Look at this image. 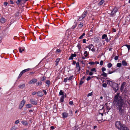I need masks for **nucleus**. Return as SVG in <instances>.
I'll list each match as a JSON object with an SVG mask.
<instances>
[{
	"label": "nucleus",
	"instance_id": "f257e3e1",
	"mask_svg": "<svg viewBox=\"0 0 130 130\" xmlns=\"http://www.w3.org/2000/svg\"><path fill=\"white\" fill-rule=\"evenodd\" d=\"M119 94V93H117L114 97L113 103L117 104V109L119 110L120 114L124 116L126 114L125 109L124 106L123 99Z\"/></svg>",
	"mask_w": 130,
	"mask_h": 130
},
{
	"label": "nucleus",
	"instance_id": "f03ea898",
	"mask_svg": "<svg viewBox=\"0 0 130 130\" xmlns=\"http://www.w3.org/2000/svg\"><path fill=\"white\" fill-rule=\"evenodd\" d=\"M109 84L112 86L113 90L115 92H116L118 90L119 88L118 84L116 83H113L112 81H110L108 82Z\"/></svg>",
	"mask_w": 130,
	"mask_h": 130
},
{
	"label": "nucleus",
	"instance_id": "7ed1b4c3",
	"mask_svg": "<svg viewBox=\"0 0 130 130\" xmlns=\"http://www.w3.org/2000/svg\"><path fill=\"white\" fill-rule=\"evenodd\" d=\"M115 125L117 128L120 130H123L125 127L120 122L118 121H117L116 122Z\"/></svg>",
	"mask_w": 130,
	"mask_h": 130
},
{
	"label": "nucleus",
	"instance_id": "20e7f679",
	"mask_svg": "<svg viewBox=\"0 0 130 130\" xmlns=\"http://www.w3.org/2000/svg\"><path fill=\"white\" fill-rule=\"evenodd\" d=\"M103 113L99 112L97 116V119L98 121L100 122L102 119Z\"/></svg>",
	"mask_w": 130,
	"mask_h": 130
},
{
	"label": "nucleus",
	"instance_id": "39448f33",
	"mask_svg": "<svg viewBox=\"0 0 130 130\" xmlns=\"http://www.w3.org/2000/svg\"><path fill=\"white\" fill-rule=\"evenodd\" d=\"M89 12H90L89 9L88 8H87V9H86V10H85L81 16L83 18H84L87 14L89 13Z\"/></svg>",
	"mask_w": 130,
	"mask_h": 130
},
{
	"label": "nucleus",
	"instance_id": "423d86ee",
	"mask_svg": "<svg viewBox=\"0 0 130 130\" xmlns=\"http://www.w3.org/2000/svg\"><path fill=\"white\" fill-rule=\"evenodd\" d=\"M25 101L24 100H22L21 101V102L19 105V109H21L22 108L23 106H24V105L25 104Z\"/></svg>",
	"mask_w": 130,
	"mask_h": 130
},
{
	"label": "nucleus",
	"instance_id": "0eeeda50",
	"mask_svg": "<svg viewBox=\"0 0 130 130\" xmlns=\"http://www.w3.org/2000/svg\"><path fill=\"white\" fill-rule=\"evenodd\" d=\"M117 9L116 8H114L113 10L111 11L110 15L112 16H113L115 15L116 13L117 12Z\"/></svg>",
	"mask_w": 130,
	"mask_h": 130
},
{
	"label": "nucleus",
	"instance_id": "6e6552de",
	"mask_svg": "<svg viewBox=\"0 0 130 130\" xmlns=\"http://www.w3.org/2000/svg\"><path fill=\"white\" fill-rule=\"evenodd\" d=\"M94 47L93 45L92 44H91L87 46L86 47L89 48L90 50L91 49V50L92 51L94 52L95 51V49L93 48Z\"/></svg>",
	"mask_w": 130,
	"mask_h": 130
},
{
	"label": "nucleus",
	"instance_id": "1a4fd4ad",
	"mask_svg": "<svg viewBox=\"0 0 130 130\" xmlns=\"http://www.w3.org/2000/svg\"><path fill=\"white\" fill-rule=\"evenodd\" d=\"M37 81V80L36 79H33L29 82V84H34Z\"/></svg>",
	"mask_w": 130,
	"mask_h": 130
},
{
	"label": "nucleus",
	"instance_id": "9d476101",
	"mask_svg": "<svg viewBox=\"0 0 130 130\" xmlns=\"http://www.w3.org/2000/svg\"><path fill=\"white\" fill-rule=\"evenodd\" d=\"M30 102L32 104L34 105H36L37 103L36 100L32 99L30 100Z\"/></svg>",
	"mask_w": 130,
	"mask_h": 130
},
{
	"label": "nucleus",
	"instance_id": "9b49d317",
	"mask_svg": "<svg viewBox=\"0 0 130 130\" xmlns=\"http://www.w3.org/2000/svg\"><path fill=\"white\" fill-rule=\"evenodd\" d=\"M19 49V52L21 53H22L23 52L25 51V49L24 47L22 48L21 47H20Z\"/></svg>",
	"mask_w": 130,
	"mask_h": 130
},
{
	"label": "nucleus",
	"instance_id": "f8f14e48",
	"mask_svg": "<svg viewBox=\"0 0 130 130\" xmlns=\"http://www.w3.org/2000/svg\"><path fill=\"white\" fill-rule=\"evenodd\" d=\"M99 62L98 61H95V62H89L88 64L91 65H95L96 64H98Z\"/></svg>",
	"mask_w": 130,
	"mask_h": 130
},
{
	"label": "nucleus",
	"instance_id": "ddd939ff",
	"mask_svg": "<svg viewBox=\"0 0 130 130\" xmlns=\"http://www.w3.org/2000/svg\"><path fill=\"white\" fill-rule=\"evenodd\" d=\"M62 116L63 118H66L68 116V113L66 112H64L62 113Z\"/></svg>",
	"mask_w": 130,
	"mask_h": 130
},
{
	"label": "nucleus",
	"instance_id": "4468645a",
	"mask_svg": "<svg viewBox=\"0 0 130 130\" xmlns=\"http://www.w3.org/2000/svg\"><path fill=\"white\" fill-rule=\"evenodd\" d=\"M80 70V66H76L75 71L77 72H79Z\"/></svg>",
	"mask_w": 130,
	"mask_h": 130
},
{
	"label": "nucleus",
	"instance_id": "2eb2a0df",
	"mask_svg": "<svg viewBox=\"0 0 130 130\" xmlns=\"http://www.w3.org/2000/svg\"><path fill=\"white\" fill-rule=\"evenodd\" d=\"M126 84V83L125 82H124L122 83V85L121 87V90L122 91L123 90L124 87V86Z\"/></svg>",
	"mask_w": 130,
	"mask_h": 130
},
{
	"label": "nucleus",
	"instance_id": "dca6fc26",
	"mask_svg": "<svg viewBox=\"0 0 130 130\" xmlns=\"http://www.w3.org/2000/svg\"><path fill=\"white\" fill-rule=\"evenodd\" d=\"M25 86V85L24 84H21L18 87L22 89Z\"/></svg>",
	"mask_w": 130,
	"mask_h": 130
},
{
	"label": "nucleus",
	"instance_id": "f3484780",
	"mask_svg": "<svg viewBox=\"0 0 130 130\" xmlns=\"http://www.w3.org/2000/svg\"><path fill=\"white\" fill-rule=\"evenodd\" d=\"M1 22L2 23H4L5 22V19L3 18H2L0 20Z\"/></svg>",
	"mask_w": 130,
	"mask_h": 130
},
{
	"label": "nucleus",
	"instance_id": "a211bd4d",
	"mask_svg": "<svg viewBox=\"0 0 130 130\" xmlns=\"http://www.w3.org/2000/svg\"><path fill=\"white\" fill-rule=\"evenodd\" d=\"M30 69L28 68L25 70H24L22 71L21 72L23 74V73H25L26 72H27Z\"/></svg>",
	"mask_w": 130,
	"mask_h": 130
},
{
	"label": "nucleus",
	"instance_id": "6ab92c4d",
	"mask_svg": "<svg viewBox=\"0 0 130 130\" xmlns=\"http://www.w3.org/2000/svg\"><path fill=\"white\" fill-rule=\"evenodd\" d=\"M83 23L80 22V23L79 24L78 27L79 28H81L83 27Z\"/></svg>",
	"mask_w": 130,
	"mask_h": 130
},
{
	"label": "nucleus",
	"instance_id": "aec40b11",
	"mask_svg": "<svg viewBox=\"0 0 130 130\" xmlns=\"http://www.w3.org/2000/svg\"><path fill=\"white\" fill-rule=\"evenodd\" d=\"M21 123L25 125H27L28 124V123L27 121H22L21 122Z\"/></svg>",
	"mask_w": 130,
	"mask_h": 130
},
{
	"label": "nucleus",
	"instance_id": "412c9836",
	"mask_svg": "<svg viewBox=\"0 0 130 130\" xmlns=\"http://www.w3.org/2000/svg\"><path fill=\"white\" fill-rule=\"evenodd\" d=\"M37 94L39 96L41 97L43 95V94L42 92H37Z\"/></svg>",
	"mask_w": 130,
	"mask_h": 130
},
{
	"label": "nucleus",
	"instance_id": "4be33fe9",
	"mask_svg": "<svg viewBox=\"0 0 130 130\" xmlns=\"http://www.w3.org/2000/svg\"><path fill=\"white\" fill-rule=\"evenodd\" d=\"M64 96H62L60 98V102H63L64 101Z\"/></svg>",
	"mask_w": 130,
	"mask_h": 130
},
{
	"label": "nucleus",
	"instance_id": "5701e85b",
	"mask_svg": "<svg viewBox=\"0 0 130 130\" xmlns=\"http://www.w3.org/2000/svg\"><path fill=\"white\" fill-rule=\"evenodd\" d=\"M122 65H127V63L125 60H123L122 62Z\"/></svg>",
	"mask_w": 130,
	"mask_h": 130
},
{
	"label": "nucleus",
	"instance_id": "b1692460",
	"mask_svg": "<svg viewBox=\"0 0 130 130\" xmlns=\"http://www.w3.org/2000/svg\"><path fill=\"white\" fill-rule=\"evenodd\" d=\"M85 33H83L82 35L79 37V39H82L83 38V37L85 35Z\"/></svg>",
	"mask_w": 130,
	"mask_h": 130
},
{
	"label": "nucleus",
	"instance_id": "393cba45",
	"mask_svg": "<svg viewBox=\"0 0 130 130\" xmlns=\"http://www.w3.org/2000/svg\"><path fill=\"white\" fill-rule=\"evenodd\" d=\"M32 106V105L30 104H28L26 105V107L27 108H30Z\"/></svg>",
	"mask_w": 130,
	"mask_h": 130
},
{
	"label": "nucleus",
	"instance_id": "a878e982",
	"mask_svg": "<svg viewBox=\"0 0 130 130\" xmlns=\"http://www.w3.org/2000/svg\"><path fill=\"white\" fill-rule=\"evenodd\" d=\"M107 37V36L106 34L103 35L102 36V39H105Z\"/></svg>",
	"mask_w": 130,
	"mask_h": 130
},
{
	"label": "nucleus",
	"instance_id": "bb28decb",
	"mask_svg": "<svg viewBox=\"0 0 130 130\" xmlns=\"http://www.w3.org/2000/svg\"><path fill=\"white\" fill-rule=\"evenodd\" d=\"M104 2L103 0H101L99 3V5H102L103 3Z\"/></svg>",
	"mask_w": 130,
	"mask_h": 130
},
{
	"label": "nucleus",
	"instance_id": "cd10ccee",
	"mask_svg": "<svg viewBox=\"0 0 130 130\" xmlns=\"http://www.w3.org/2000/svg\"><path fill=\"white\" fill-rule=\"evenodd\" d=\"M59 95H62V96H64L63 94V92L62 91V90H60L59 93Z\"/></svg>",
	"mask_w": 130,
	"mask_h": 130
},
{
	"label": "nucleus",
	"instance_id": "c85d7f7f",
	"mask_svg": "<svg viewBox=\"0 0 130 130\" xmlns=\"http://www.w3.org/2000/svg\"><path fill=\"white\" fill-rule=\"evenodd\" d=\"M124 99L125 101H127L128 100V96L127 95H126L125 96Z\"/></svg>",
	"mask_w": 130,
	"mask_h": 130
},
{
	"label": "nucleus",
	"instance_id": "c756f323",
	"mask_svg": "<svg viewBox=\"0 0 130 130\" xmlns=\"http://www.w3.org/2000/svg\"><path fill=\"white\" fill-rule=\"evenodd\" d=\"M84 55L85 56V57H86L87 56H88V53H87V51H85V52L84 53Z\"/></svg>",
	"mask_w": 130,
	"mask_h": 130
},
{
	"label": "nucleus",
	"instance_id": "7c9ffc66",
	"mask_svg": "<svg viewBox=\"0 0 130 130\" xmlns=\"http://www.w3.org/2000/svg\"><path fill=\"white\" fill-rule=\"evenodd\" d=\"M77 46L78 47L79 50H80L81 48V46L80 44L79 43H78L77 44Z\"/></svg>",
	"mask_w": 130,
	"mask_h": 130
},
{
	"label": "nucleus",
	"instance_id": "2f4dec72",
	"mask_svg": "<svg viewBox=\"0 0 130 130\" xmlns=\"http://www.w3.org/2000/svg\"><path fill=\"white\" fill-rule=\"evenodd\" d=\"M46 83L47 85L48 86V87L49 86V85L50 84V82L48 80H47L46 82Z\"/></svg>",
	"mask_w": 130,
	"mask_h": 130
},
{
	"label": "nucleus",
	"instance_id": "473e14b6",
	"mask_svg": "<svg viewBox=\"0 0 130 130\" xmlns=\"http://www.w3.org/2000/svg\"><path fill=\"white\" fill-rule=\"evenodd\" d=\"M102 86L104 87H106L107 86V84L106 83H104L102 84Z\"/></svg>",
	"mask_w": 130,
	"mask_h": 130
},
{
	"label": "nucleus",
	"instance_id": "72a5a7b5",
	"mask_svg": "<svg viewBox=\"0 0 130 130\" xmlns=\"http://www.w3.org/2000/svg\"><path fill=\"white\" fill-rule=\"evenodd\" d=\"M91 72H96V70L95 69V68H93L91 69Z\"/></svg>",
	"mask_w": 130,
	"mask_h": 130
},
{
	"label": "nucleus",
	"instance_id": "f704fd0d",
	"mask_svg": "<svg viewBox=\"0 0 130 130\" xmlns=\"http://www.w3.org/2000/svg\"><path fill=\"white\" fill-rule=\"evenodd\" d=\"M102 75L103 76L106 77L107 75V74L103 72L102 74Z\"/></svg>",
	"mask_w": 130,
	"mask_h": 130
},
{
	"label": "nucleus",
	"instance_id": "c9c22d12",
	"mask_svg": "<svg viewBox=\"0 0 130 130\" xmlns=\"http://www.w3.org/2000/svg\"><path fill=\"white\" fill-rule=\"evenodd\" d=\"M60 59H56L55 62H56V65H57L58 64V62L59 61Z\"/></svg>",
	"mask_w": 130,
	"mask_h": 130
},
{
	"label": "nucleus",
	"instance_id": "e433bc0d",
	"mask_svg": "<svg viewBox=\"0 0 130 130\" xmlns=\"http://www.w3.org/2000/svg\"><path fill=\"white\" fill-rule=\"evenodd\" d=\"M125 46L127 47L128 49V50L130 49V45H129L126 44L125 45Z\"/></svg>",
	"mask_w": 130,
	"mask_h": 130
},
{
	"label": "nucleus",
	"instance_id": "4c0bfd02",
	"mask_svg": "<svg viewBox=\"0 0 130 130\" xmlns=\"http://www.w3.org/2000/svg\"><path fill=\"white\" fill-rule=\"evenodd\" d=\"M105 105H107L106 106H107V104H105ZM110 107H109L108 106H107L106 107V109H107V110H109L110 109Z\"/></svg>",
	"mask_w": 130,
	"mask_h": 130
},
{
	"label": "nucleus",
	"instance_id": "58836bf2",
	"mask_svg": "<svg viewBox=\"0 0 130 130\" xmlns=\"http://www.w3.org/2000/svg\"><path fill=\"white\" fill-rule=\"evenodd\" d=\"M83 19H84L83 18H82V17L81 16L80 17H79L78 18V20L79 21H81Z\"/></svg>",
	"mask_w": 130,
	"mask_h": 130
},
{
	"label": "nucleus",
	"instance_id": "ea45409f",
	"mask_svg": "<svg viewBox=\"0 0 130 130\" xmlns=\"http://www.w3.org/2000/svg\"><path fill=\"white\" fill-rule=\"evenodd\" d=\"M92 92H91L90 93H88V94L87 96H91L92 95Z\"/></svg>",
	"mask_w": 130,
	"mask_h": 130
},
{
	"label": "nucleus",
	"instance_id": "a19ab883",
	"mask_svg": "<svg viewBox=\"0 0 130 130\" xmlns=\"http://www.w3.org/2000/svg\"><path fill=\"white\" fill-rule=\"evenodd\" d=\"M91 78V77H90V76H89L88 77L87 79H86V80H87V81H88L89 80H90L91 78Z\"/></svg>",
	"mask_w": 130,
	"mask_h": 130
},
{
	"label": "nucleus",
	"instance_id": "79ce46f5",
	"mask_svg": "<svg viewBox=\"0 0 130 130\" xmlns=\"http://www.w3.org/2000/svg\"><path fill=\"white\" fill-rule=\"evenodd\" d=\"M20 122V121H19V120H16L15 122V124H18Z\"/></svg>",
	"mask_w": 130,
	"mask_h": 130
},
{
	"label": "nucleus",
	"instance_id": "37998d69",
	"mask_svg": "<svg viewBox=\"0 0 130 130\" xmlns=\"http://www.w3.org/2000/svg\"><path fill=\"white\" fill-rule=\"evenodd\" d=\"M22 74H23L21 72L20 74L19 75V76H18V78L20 77L21 76Z\"/></svg>",
	"mask_w": 130,
	"mask_h": 130
},
{
	"label": "nucleus",
	"instance_id": "c03bdc74",
	"mask_svg": "<svg viewBox=\"0 0 130 130\" xmlns=\"http://www.w3.org/2000/svg\"><path fill=\"white\" fill-rule=\"evenodd\" d=\"M71 55H72L73 58L74 57H75L76 56V54H72Z\"/></svg>",
	"mask_w": 130,
	"mask_h": 130
},
{
	"label": "nucleus",
	"instance_id": "a18cd8bd",
	"mask_svg": "<svg viewBox=\"0 0 130 130\" xmlns=\"http://www.w3.org/2000/svg\"><path fill=\"white\" fill-rule=\"evenodd\" d=\"M42 84V82H38L37 84V85H41Z\"/></svg>",
	"mask_w": 130,
	"mask_h": 130
},
{
	"label": "nucleus",
	"instance_id": "49530a36",
	"mask_svg": "<svg viewBox=\"0 0 130 130\" xmlns=\"http://www.w3.org/2000/svg\"><path fill=\"white\" fill-rule=\"evenodd\" d=\"M37 93V92L36 91H34L31 94L32 95H35Z\"/></svg>",
	"mask_w": 130,
	"mask_h": 130
},
{
	"label": "nucleus",
	"instance_id": "de8ad7c7",
	"mask_svg": "<svg viewBox=\"0 0 130 130\" xmlns=\"http://www.w3.org/2000/svg\"><path fill=\"white\" fill-rule=\"evenodd\" d=\"M123 130H129L127 128V127H125V126L124 127Z\"/></svg>",
	"mask_w": 130,
	"mask_h": 130
},
{
	"label": "nucleus",
	"instance_id": "09e8293b",
	"mask_svg": "<svg viewBox=\"0 0 130 130\" xmlns=\"http://www.w3.org/2000/svg\"><path fill=\"white\" fill-rule=\"evenodd\" d=\"M77 26V24H76L75 25H73L72 26V28L73 29H74Z\"/></svg>",
	"mask_w": 130,
	"mask_h": 130
},
{
	"label": "nucleus",
	"instance_id": "8fccbe9b",
	"mask_svg": "<svg viewBox=\"0 0 130 130\" xmlns=\"http://www.w3.org/2000/svg\"><path fill=\"white\" fill-rule=\"evenodd\" d=\"M106 70V69L105 68H102V70L103 72L105 71Z\"/></svg>",
	"mask_w": 130,
	"mask_h": 130
},
{
	"label": "nucleus",
	"instance_id": "3c124183",
	"mask_svg": "<svg viewBox=\"0 0 130 130\" xmlns=\"http://www.w3.org/2000/svg\"><path fill=\"white\" fill-rule=\"evenodd\" d=\"M80 62L81 63V64H86V63H84V62L83 61H80Z\"/></svg>",
	"mask_w": 130,
	"mask_h": 130
},
{
	"label": "nucleus",
	"instance_id": "603ef678",
	"mask_svg": "<svg viewBox=\"0 0 130 130\" xmlns=\"http://www.w3.org/2000/svg\"><path fill=\"white\" fill-rule=\"evenodd\" d=\"M68 80V78H65L64 79V82H66L67 80Z\"/></svg>",
	"mask_w": 130,
	"mask_h": 130
},
{
	"label": "nucleus",
	"instance_id": "864d4df0",
	"mask_svg": "<svg viewBox=\"0 0 130 130\" xmlns=\"http://www.w3.org/2000/svg\"><path fill=\"white\" fill-rule=\"evenodd\" d=\"M118 56H116L115 57V60H117L118 59Z\"/></svg>",
	"mask_w": 130,
	"mask_h": 130
},
{
	"label": "nucleus",
	"instance_id": "5fc2aeb1",
	"mask_svg": "<svg viewBox=\"0 0 130 130\" xmlns=\"http://www.w3.org/2000/svg\"><path fill=\"white\" fill-rule=\"evenodd\" d=\"M73 76H71L70 77L68 78V80H71Z\"/></svg>",
	"mask_w": 130,
	"mask_h": 130
},
{
	"label": "nucleus",
	"instance_id": "6e6d98bb",
	"mask_svg": "<svg viewBox=\"0 0 130 130\" xmlns=\"http://www.w3.org/2000/svg\"><path fill=\"white\" fill-rule=\"evenodd\" d=\"M61 52V50L59 49H57L56 51V52L58 53L60 52Z\"/></svg>",
	"mask_w": 130,
	"mask_h": 130
},
{
	"label": "nucleus",
	"instance_id": "4d7b16f0",
	"mask_svg": "<svg viewBox=\"0 0 130 130\" xmlns=\"http://www.w3.org/2000/svg\"><path fill=\"white\" fill-rule=\"evenodd\" d=\"M4 4L5 6H6L7 5V4H8V3L7 2H5L4 3Z\"/></svg>",
	"mask_w": 130,
	"mask_h": 130
},
{
	"label": "nucleus",
	"instance_id": "13d9d810",
	"mask_svg": "<svg viewBox=\"0 0 130 130\" xmlns=\"http://www.w3.org/2000/svg\"><path fill=\"white\" fill-rule=\"evenodd\" d=\"M69 103L70 105H72L73 104V101H71L69 102Z\"/></svg>",
	"mask_w": 130,
	"mask_h": 130
},
{
	"label": "nucleus",
	"instance_id": "bf43d9fd",
	"mask_svg": "<svg viewBox=\"0 0 130 130\" xmlns=\"http://www.w3.org/2000/svg\"><path fill=\"white\" fill-rule=\"evenodd\" d=\"M73 59V57L71 55V56L69 58V60L70 59Z\"/></svg>",
	"mask_w": 130,
	"mask_h": 130
},
{
	"label": "nucleus",
	"instance_id": "052dcab7",
	"mask_svg": "<svg viewBox=\"0 0 130 130\" xmlns=\"http://www.w3.org/2000/svg\"><path fill=\"white\" fill-rule=\"evenodd\" d=\"M103 61H101L100 63V65H103Z\"/></svg>",
	"mask_w": 130,
	"mask_h": 130
},
{
	"label": "nucleus",
	"instance_id": "680f3d73",
	"mask_svg": "<svg viewBox=\"0 0 130 130\" xmlns=\"http://www.w3.org/2000/svg\"><path fill=\"white\" fill-rule=\"evenodd\" d=\"M43 92H44L45 94V95H46L47 94V92H46V91L45 90H43Z\"/></svg>",
	"mask_w": 130,
	"mask_h": 130
},
{
	"label": "nucleus",
	"instance_id": "e2e57ef3",
	"mask_svg": "<svg viewBox=\"0 0 130 130\" xmlns=\"http://www.w3.org/2000/svg\"><path fill=\"white\" fill-rule=\"evenodd\" d=\"M84 83V82L83 81H81L80 82V85H82V84H83Z\"/></svg>",
	"mask_w": 130,
	"mask_h": 130
},
{
	"label": "nucleus",
	"instance_id": "0e129e2a",
	"mask_svg": "<svg viewBox=\"0 0 130 130\" xmlns=\"http://www.w3.org/2000/svg\"><path fill=\"white\" fill-rule=\"evenodd\" d=\"M93 73H92V72H90L89 73V75H92L93 74Z\"/></svg>",
	"mask_w": 130,
	"mask_h": 130
},
{
	"label": "nucleus",
	"instance_id": "69168bd1",
	"mask_svg": "<svg viewBox=\"0 0 130 130\" xmlns=\"http://www.w3.org/2000/svg\"><path fill=\"white\" fill-rule=\"evenodd\" d=\"M105 39V40L107 42H108L109 41V40L107 37Z\"/></svg>",
	"mask_w": 130,
	"mask_h": 130
},
{
	"label": "nucleus",
	"instance_id": "338daca9",
	"mask_svg": "<svg viewBox=\"0 0 130 130\" xmlns=\"http://www.w3.org/2000/svg\"><path fill=\"white\" fill-rule=\"evenodd\" d=\"M69 113H70V114H72V111L71 110H69Z\"/></svg>",
	"mask_w": 130,
	"mask_h": 130
},
{
	"label": "nucleus",
	"instance_id": "774afa93",
	"mask_svg": "<svg viewBox=\"0 0 130 130\" xmlns=\"http://www.w3.org/2000/svg\"><path fill=\"white\" fill-rule=\"evenodd\" d=\"M14 126L10 130H15L16 129L14 128Z\"/></svg>",
	"mask_w": 130,
	"mask_h": 130
}]
</instances>
